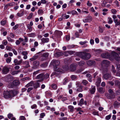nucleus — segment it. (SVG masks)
<instances>
[{
	"label": "nucleus",
	"instance_id": "obj_34",
	"mask_svg": "<svg viewBox=\"0 0 120 120\" xmlns=\"http://www.w3.org/2000/svg\"><path fill=\"white\" fill-rule=\"evenodd\" d=\"M24 14V11H23L22 12V13H18L17 14V16L19 17H21Z\"/></svg>",
	"mask_w": 120,
	"mask_h": 120
},
{
	"label": "nucleus",
	"instance_id": "obj_14",
	"mask_svg": "<svg viewBox=\"0 0 120 120\" xmlns=\"http://www.w3.org/2000/svg\"><path fill=\"white\" fill-rule=\"evenodd\" d=\"M95 86H92L90 90V93L91 94H94L95 91Z\"/></svg>",
	"mask_w": 120,
	"mask_h": 120
},
{
	"label": "nucleus",
	"instance_id": "obj_43",
	"mask_svg": "<svg viewBox=\"0 0 120 120\" xmlns=\"http://www.w3.org/2000/svg\"><path fill=\"white\" fill-rule=\"evenodd\" d=\"M11 58L10 57H8L6 60V61L7 63H9L11 61Z\"/></svg>",
	"mask_w": 120,
	"mask_h": 120
},
{
	"label": "nucleus",
	"instance_id": "obj_5",
	"mask_svg": "<svg viewBox=\"0 0 120 120\" xmlns=\"http://www.w3.org/2000/svg\"><path fill=\"white\" fill-rule=\"evenodd\" d=\"M109 92L110 94H106L105 95L108 98L110 99L113 97V96L114 95V93L112 90L111 89L109 90Z\"/></svg>",
	"mask_w": 120,
	"mask_h": 120
},
{
	"label": "nucleus",
	"instance_id": "obj_33",
	"mask_svg": "<svg viewBox=\"0 0 120 120\" xmlns=\"http://www.w3.org/2000/svg\"><path fill=\"white\" fill-rule=\"evenodd\" d=\"M78 87V88L77 90V91L79 92H81L82 91V86H79Z\"/></svg>",
	"mask_w": 120,
	"mask_h": 120
},
{
	"label": "nucleus",
	"instance_id": "obj_50",
	"mask_svg": "<svg viewBox=\"0 0 120 120\" xmlns=\"http://www.w3.org/2000/svg\"><path fill=\"white\" fill-rule=\"evenodd\" d=\"M111 116V115H109L106 116L105 117V119L107 120H109Z\"/></svg>",
	"mask_w": 120,
	"mask_h": 120
},
{
	"label": "nucleus",
	"instance_id": "obj_46",
	"mask_svg": "<svg viewBox=\"0 0 120 120\" xmlns=\"http://www.w3.org/2000/svg\"><path fill=\"white\" fill-rule=\"evenodd\" d=\"M49 76V74H45L44 76V79H46L48 78Z\"/></svg>",
	"mask_w": 120,
	"mask_h": 120
},
{
	"label": "nucleus",
	"instance_id": "obj_2",
	"mask_svg": "<svg viewBox=\"0 0 120 120\" xmlns=\"http://www.w3.org/2000/svg\"><path fill=\"white\" fill-rule=\"evenodd\" d=\"M101 56L103 58H108L111 60H112L113 59L117 61L120 60V57L119 55L115 52L112 53L111 55L107 53L103 54L101 55Z\"/></svg>",
	"mask_w": 120,
	"mask_h": 120
},
{
	"label": "nucleus",
	"instance_id": "obj_3",
	"mask_svg": "<svg viewBox=\"0 0 120 120\" xmlns=\"http://www.w3.org/2000/svg\"><path fill=\"white\" fill-rule=\"evenodd\" d=\"M15 91H4V97L6 98H9L14 96L15 95Z\"/></svg>",
	"mask_w": 120,
	"mask_h": 120
},
{
	"label": "nucleus",
	"instance_id": "obj_24",
	"mask_svg": "<svg viewBox=\"0 0 120 120\" xmlns=\"http://www.w3.org/2000/svg\"><path fill=\"white\" fill-rule=\"evenodd\" d=\"M38 57L37 56H34L31 58L30 59V60L31 61H33L36 60Z\"/></svg>",
	"mask_w": 120,
	"mask_h": 120
},
{
	"label": "nucleus",
	"instance_id": "obj_30",
	"mask_svg": "<svg viewBox=\"0 0 120 120\" xmlns=\"http://www.w3.org/2000/svg\"><path fill=\"white\" fill-rule=\"evenodd\" d=\"M94 62V61H87V64L89 65H92Z\"/></svg>",
	"mask_w": 120,
	"mask_h": 120
},
{
	"label": "nucleus",
	"instance_id": "obj_12",
	"mask_svg": "<svg viewBox=\"0 0 120 120\" xmlns=\"http://www.w3.org/2000/svg\"><path fill=\"white\" fill-rule=\"evenodd\" d=\"M9 69L7 67H4L3 70V72L4 74H7L9 71Z\"/></svg>",
	"mask_w": 120,
	"mask_h": 120
},
{
	"label": "nucleus",
	"instance_id": "obj_64",
	"mask_svg": "<svg viewBox=\"0 0 120 120\" xmlns=\"http://www.w3.org/2000/svg\"><path fill=\"white\" fill-rule=\"evenodd\" d=\"M13 116V115L11 113L8 114V118L9 119H10Z\"/></svg>",
	"mask_w": 120,
	"mask_h": 120
},
{
	"label": "nucleus",
	"instance_id": "obj_48",
	"mask_svg": "<svg viewBox=\"0 0 120 120\" xmlns=\"http://www.w3.org/2000/svg\"><path fill=\"white\" fill-rule=\"evenodd\" d=\"M108 23L109 24H111L113 22L111 18L109 17L108 18Z\"/></svg>",
	"mask_w": 120,
	"mask_h": 120
},
{
	"label": "nucleus",
	"instance_id": "obj_26",
	"mask_svg": "<svg viewBox=\"0 0 120 120\" xmlns=\"http://www.w3.org/2000/svg\"><path fill=\"white\" fill-rule=\"evenodd\" d=\"M62 17L63 19H65V18L66 19H67L69 17V15H67L65 14H63L62 15Z\"/></svg>",
	"mask_w": 120,
	"mask_h": 120
},
{
	"label": "nucleus",
	"instance_id": "obj_49",
	"mask_svg": "<svg viewBox=\"0 0 120 120\" xmlns=\"http://www.w3.org/2000/svg\"><path fill=\"white\" fill-rule=\"evenodd\" d=\"M45 114L44 113H42L40 114V117L41 118H42L44 117L45 116Z\"/></svg>",
	"mask_w": 120,
	"mask_h": 120
},
{
	"label": "nucleus",
	"instance_id": "obj_38",
	"mask_svg": "<svg viewBox=\"0 0 120 120\" xmlns=\"http://www.w3.org/2000/svg\"><path fill=\"white\" fill-rule=\"evenodd\" d=\"M28 36L29 37H34L35 34L34 33H31L29 34H28Z\"/></svg>",
	"mask_w": 120,
	"mask_h": 120
},
{
	"label": "nucleus",
	"instance_id": "obj_56",
	"mask_svg": "<svg viewBox=\"0 0 120 120\" xmlns=\"http://www.w3.org/2000/svg\"><path fill=\"white\" fill-rule=\"evenodd\" d=\"M9 36L10 37H11V38H14L15 36V35L14 34L12 33H11L9 34Z\"/></svg>",
	"mask_w": 120,
	"mask_h": 120
},
{
	"label": "nucleus",
	"instance_id": "obj_39",
	"mask_svg": "<svg viewBox=\"0 0 120 120\" xmlns=\"http://www.w3.org/2000/svg\"><path fill=\"white\" fill-rule=\"evenodd\" d=\"M111 11L112 13L113 14H115L117 12V11L114 9H112Z\"/></svg>",
	"mask_w": 120,
	"mask_h": 120
},
{
	"label": "nucleus",
	"instance_id": "obj_21",
	"mask_svg": "<svg viewBox=\"0 0 120 120\" xmlns=\"http://www.w3.org/2000/svg\"><path fill=\"white\" fill-rule=\"evenodd\" d=\"M101 82V78L99 77L97 79V81L96 82V85L97 86H99Z\"/></svg>",
	"mask_w": 120,
	"mask_h": 120
},
{
	"label": "nucleus",
	"instance_id": "obj_51",
	"mask_svg": "<svg viewBox=\"0 0 120 120\" xmlns=\"http://www.w3.org/2000/svg\"><path fill=\"white\" fill-rule=\"evenodd\" d=\"M52 88L54 89H56L57 88L56 85L55 84H53L52 85Z\"/></svg>",
	"mask_w": 120,
	"mask_h": 120
},
{
	"label": "nucleus",
	"instance_id": "obj_47",
	"mask_svg": "<svg viewBox=\"0 0 120 120\" xmlns=\"http://www.w3.org/2000/svg\"><path fill=\"white\" fill-rule=\"evenodd\" d=\"M112 17L113 19L114 22L115 21H116L118 20L117 18V17L116 15H113L112 16Z\"/></svg>",
	"mask_w": 120,
	"mask_h": 120
},
{
	"label": "nucleus",
	"instance_id": "obj_13",
	"mask_svg": "<svg viewBox=\"0 0 120 120\" xmlns=\"http://www.w3.org/2000/svg\"><path fill=\"white\" fill-rule=\"evenodd\" d=\"M88 43V42L87 41H80L79 42V44L81 45H84L83 47H86L87 46V45L86 44Z\"/></svg>",
	"mask_w": 120,
	"mask_h": 120
},
{
	"label": "nucleus",
	"instance_id": "obj_23",
	"mask_svg": "<svg viewBox=\"0 0 120 120\" xmlns=\"http://www.w3.org/2000/svg\"><path fill=\"white\" fill-rule=\"evenodd\" d=\"M23 63L24 64L26 65V68H28L30 66L29 65V62L27 61H26L23 62Z\"/></svg>",
	"mask_w": 120,
	"mask_h": 120
},
{
	"label": "nucleus",
	"instance_id": "obj_54",
	"mask_svg": "<svg viewBox=\"0 0 120 120\" xmlns=\"http://www.w3.org/2000/svg\"><path fill=\"white\" fill-rule=\"evenodd\" d=\"M68 82V79L67 78H65L63 80V83L64 84H65Z\"/></svg>",
	"mask_w": 120,
	"mask_h": 120
},
{
	"label": "nucleus",
	"instance_id": "obj_63",
	"mask_svg": "<svg viewBox=\"0 0 120 120\" xmlns=\"http://www.w3.org/2000/svg\"><path fill=\"white\" fill-rule=\"evenodd\" d=\"M67 5L66 3L64 4L62 6V8H65L67 7Z\"/></svg>",
	"mask_w": 120,
	"mask_h": 120
},
{
	"label": "nucleus",
	"instance_id": "obj_6",
	"mask_svg": "<svg viewBox=\"0 0 120 120\" xmlns=\"http://www.w3.org/2000/svg\"><path fill=\"white\" fill-rule=\"evenodd\" d=\"M92 20V18L90 16H87L86 18L83 20V22L84 23H86L90 22Z\"/></svg>",
	"mask_w": 120,
	"mask_h": 120
},
{
	"label": "nucleus",
	"instance_id": "obj_32",
	"mask_svg": "<svg viewBox=\"0 0 120 120\" xmlns=\"http://www.w3.org/2000/svg\"><path fill=\"white\" fill-rule=\"evenodd\" d=\"M65 52L66 53H68L69 54L71 55L73 54L74 52L73 51H65Z\"/></svg>",
	"mask_w": 120,
	"mask_h": 120
},
{
	"label": "nucleus",
	"instance_id": "obj_62",
	"mask_svg": "<svg viewBox=\"0 0 120 120\" xmlns=\"http://www.w3.org/2000/svg\"><path fill=\"white\" fill-rule=\"evenodd\" d=\"M25 118L24 116H21L20 117V120H25Z\"/></svg>",
	"mask_w": 120,
	"mask_h": 120
},
{
	"label": "nucleus",
	"instance_id": "obj_41",
	"mask_svg": "<svg viewBox=\"0 0 120 120\" xmlns=\"http://www.w3.org/2000/svg\"><path fill=\"white\" fill-rule=\"evenodd\" d=\"M2 43L4 45H6L8 44V42L6 40H4L3 41Z\"/></svg>",
	"mask_w": 120,
	"mask_h": 120
},
{
	"label": "nucleus",
	"instance_id": "obj_28",
	"mask_svg": "<svg viewBox=\"0 0 120 120\" xmlns=\"http://www.w3.org/2000/svg\"><path fill=\"white\" fill-rule=\"evenodd\" d=\"M83 99L82 98L80 100L78 105H79L81 106L83 104Z\"/></svg>",
	"mask_w": 120,
	"mask_h": 120
},
{
	"label": "nucleus",
	"instance_id": "obj_20",
	"mask_svg": "<svg viewBox=\"0 0 120 120\" xmlns=\"http://www.w3.org/2000/svg\"><path fill=\"white\" fill-rule=\"evenodd\" d=\"M15 3L14 2H11L10 3L8 4L7 5H5L4 6V8H6L8 6H12L15 5Z\"/></svg>",
	"mask_w": 120,
	"mask_h": 120
},
{
	"label": "nucleus",
	"instance_id": "obj_58",
	"mask_svg": "<svg viewBox=\"0 0 120 120\" xmlns=\"http://www.w3.org/2000/svg\"><path fill=\"white\" fill-rule=\"evenodd\" d=\"M30 78L29 77H26L25 78H23L22 79H21V80L23 81H24L26 80H29L30 79Z\"/></svg>",
	"mask_w": 120,
	"mask_h": 120
},
{
	"label": "nucleus",
	"instance_id": "obj_16",
	"mask_svg": "<svg viewBox=\"0 0 120 120\" xmlns=\"http://www.w3.org/2000/svg\"><path fill=\"white\" fill-rule=\"evenodd\" d=\"M42 42L43 43H47L49 41V39L48 38H43L41 39Z\"/></svg>",
	"mask_w": 120,
	"mask_h": 120
},
{
	"label": "nucleus",
	"instance_id": "obj_18",
	"mask_svg": "<svg viewBox=\"0 0 120 120\" xmlns=\"http://www.w3.org/2000/svg\"><path fill=\"white\" fill-rule=\"evenodd\" d=\"M76 69L75 67L73 65H71L70 66L69 70L71 71H73L75 70Z\"/></svg>",
	"mask_w": 120,
	"mask_h": 120
},
{
	"label": "nucleus",
	"instance_id": "obj_25",
	"mask_svg": "<svg viewBox=\"0 0 120 120\" xmlns=\"http://www.w3.org/2000/svg\"><path fill=\"white\" fill-rule=\"evenodd\" d=\"M20 72V70L15 71L12 72L11 74L13 75L17 74L18 73Z\"/></svg>",
	"mask_w": 120,
	"mask_h": 120
},
{
	"label": "nucleus",
	"instance_id": "obj_42",
	"mask_svg": "<svg viewBox=\"0 0 120 120\" xmlns=\"http://www.w3.org/2000/svg\"><path fill=\"white\" fill-rule=\"evenodd\" d=\"M82 82L84 85H86L88 83V82L86 80H82Z\"/></svg>",
	"mask_w": 120,
	"mask_h": 120
},
{
	"label": "nucleus",
	"instance_id": "obj_55",
	"mask_svg": "<svg viewBox=\"0 0 120 120\" xmlns=\"http://www.w3.org/2000/svg\"><path fill=\"white\" fill-rule=\"evenodd\" d=\"M112 71L113 73H115L116 72V71L115 70V68L114 66L113 65H112Z\"/></svg>",
	"mask_w": 120,
	"mask_h": 120
},
{
	"label": "nucleus",
	"instance_id": "obj_60",
	"mask_svg": "<svg viewBox=\"0 0 120 120\" xmlns=\"http://www.w3.org/2000/svg\"><path fill=\"white\" fill-rule=\"evenodd\" d=\"M38 14L41 15L43 13V10H39L38 11Z\"/></svg>",
	"mask_w": 120,
	"mask_h": 120
},
{
	"label": "nucleus",
	"instance_id": "obj_27",
	"mask_svg": "<svg viewBox=\"0 0 120 120\" xmlns=\"http://www.w3.org/2000/svg\"><path fill=\"white\" fill-rule=\"evenodd\" d=\"M68 108L71 112H72L73 111L74 108L73 106L72 105L69 106H68Z\"/></svg>",
	"mask_w": 120,
	"mask_h": 120
},
{
	"label": "nucleus",
	"instance_id": "obj_8",
	"mask_svg": "<svg viewBox=\"0 0 120 120\" xmlns=\"http://www.w3.org/2000/svg\"><path fill=\"white\" fill-rule=\"evenodd\" d=\"M103 77L106 80L109 79L110 80L111 79V77L110 74H106L104 75Z\"/></svg>",
	"mask_w": 120,
	"mask_h": 120
},
{
	"label": "nucleus",
	"instance_id": "obj_59",
	"mask_svg": "<svg viewBox=\"0 0 120 120\" xmlns=\"http://www.w3.org/2000/svg\"><path fill=\"white\" fill-rule=\"evenodd\" d=\"M28 53L26 51H23L22 52V54L23 56L27 55L28 54Z\"/></svg>",
	"mask_w": 120,
	"mask_h": 120
},
{
	"label": "nucleus",
	"instance_id": "obj_19",
	"mask_svg": "<svg viewBox=\"0 0 120 120\" xmlns=\"http://www.w3.org/2000/svg\"><path fill=\"white\" fill-rule=\"evenodd\" d=\"M13 84L14 85L17 86L19 84V81L18 80H15L13 82Z\"/></svg>",
	"mask_w": 120,
	"mask_h": 120
},
{
	"label": "nucleus",
	"instance_id": "obj_45",
	"mask_svg": "<svg viewBox=\"0 0 120 120\" xmlns=\"http://www.w3.org/2000/svg\"><path fill=\"white\" fill-rule=\"evenodd\" d=\"M114 22L115 23V25L116 26V25H120V22H118V20L116 21H115Z\"/></svg>",
	"mask_w": 120,
	"mask_h": 120
},
{
	"label": "nucleus",
	"instance_id": "obj_11",
	"mask_svg": "<svg viewBox=\"0 0 120 120\" xmlns=\"http://www.w3.org/2000/svg\"><path fill=\"white\" fill-rule=\"evenodd\" d=\"M54 34L55 35L57 36L58 37H59L62 34V33L60 31L56 30L54 32Z\"/></svg>",
	"mask_w": 120,
	"mask_h": 120
},
{
	"label": "nucleus",
	"instance_id": "obj_7",
	"mask_svg": "<svg viewBox=\"0 0 120 120\" xmlns=\"http://www.w3.org/2000/svg\"><path fill=\"white\" fill-rule=\"evenodd\" d=\"M33 66L32 68H36L38 67L39 65V61H34L33 64Z\"/></svg>",
	"mask_w": 120,
	"mask_h": 120
},
{
	"label": "nucleus",
	"instance_id": "obj_40",
	"mask_svg": "<svg viewBox=\"0 0 120 120\" xmlns=\"http://www.w3.org/2000/svg\"><path fill=\"white\" fill-rule=\"evenodd\" d=\"M33 14L32 13H30L29 15V16H28L27 18V19H30L32 17L33 15Z\"/></svg>",
	"mask_w": 120,
	"mask_h": 120
},
{
	"label": "nucleus",
	"instance_id": "obj_10",
	"mask_svg": "<svg viewBox=\"0 0 120 120\" xmlns=\"http://www.w3.org/2000/svg\"><path fill=\"white\" fill-rule=\"evenodd\" d=\"M22 60H18L17 59H15L14 61L15 65H19L22 62Z\"/></svg>",
	"mask_w": 120,
	"mask_h": 120
},
{
	"label": "nucleus",
	"instance_id": "obj_53",
	"mask_svg": "<svg viewBox=\"0 0 120 120\" xmlns=\"http://www.w3.org/2000/svg\"><path fill=\"white\" fill-rule=\"evenodd\" d=\"M77 12L73 10L71 11V14L73 15H74L75 14H77Z\"/></svg>",
	"mask_w": 120,
	"mask_h": 120
},
{
	"label": "nucleus",
	"instance_id": "obj_37",
	"mask_svg": "<svg viewBox=\"0 0 120 120\" xmlns=\"http://www.w3.org/2000/svg\"><path fill=\"white\" fill-rule=\"evenodd\" d=\"M6 22V21L2 20L0 22V23L1 25L4 26Z\"/></svg>",
	"mask_w": 120,
	"mask_h": 120
},
{
	"label": "nucleus",
	"instance_id": "obj_35",
	"mask_svg": "<svg viewBox=\"0 0 120 120\" xmlns=\"http://www.w3.org/2000/svg\"><path fill=\"white\" fill-rule=\"evenodd\" d=\"M103 63L105 64H108L110 63L109 62L106 60H104L103 61Z\"/></svg>",
	"mask_w": 120,
	"mask_h": 120
},
{
	"label": "nucleus",
	"instance_id": "obj_29",
	"mask_svg": "<svg viewBox=\"0 0 120 120\" xmlns=\"http://www.w3.org/2000/svg\"><path fill=\"white\" fill-rule=\"evenodd\" d=\"M27 28L30 31V32L32 31V27H31V26H30L29 25V24H28L26 25Z\"/></svg>",
	"mask_w": 120,
	"mask_h": 120
},
{
	"label": "nucleus",
	"instance_id": "obj_22",
	"mask_svg": "<svg viewBox=\"0 0 120 120\" xmlns=\"http://www.w3.org/2000/svg\"><path fill=\"white\" fill-rule=\"evenodd\" d=\"M34 85V83L33 82H31L30 83H28L26 86V87H28L29 86H32Z\"/></svg>",
	"mask_w": 120,
	"mask_h": 120
},
{
	"label": "nucleus",
	"instance_id": "obj_4",
	"mask_svg": "<svg viewBox=\"0 0 120 120\" xmlns=\"http://www.w3.org/2000/svg\"><path fill=\"white\" fill-rule=\"evenodd\" d=\"M79 53V56L84 59L88 60L90 57V55L89 53H86L84 52H80Z\"/></svg>",
	"mask_w": 120,
	"mask_h": 120
},
{
	"label": "nucleus",
	"instance_id": "obj_52",
	"mask_svg": "<svg viewBox=\"0 0 120 120\" xmlns=\"http://www.w3.org/2000/svg\"><path fill=\"white\" fill-rule=\"evenodd\" d=\"M71 77L72 80H74L76 78V77L74 75H71Z\"/></svg>",
	"mask_w": 120,
	"mask_h": 120
},
{
	"label": "nucleus",
	"instance_id": "obj_15",
	"mask_svg": "<svg viewBox=\"0 0 120 120\" xmlns=\"http://www.w3.org/2000/svg\"><path fill=\"white\" fill-rule=\"evenodd\" d=\"M120 104L117 101H115L114 104V106L115 108L117 109L120 106Z\"/></svg>",
	"mask_w": 120,
	"mask_h": 120
},
{
	"label": "nucleus",
	"instance_id": "obj_36",
	"mask_svg": "<svg viewBox=\"0 0 120 120\" xmlns=\"http://www.w3.org/2000/svg\"><path fill=\"white\" fill-rule=\"evenodd\" d=\"M34 87L35 88H37L39 87V84L38 83H36L34 85Z\"/></svg>",
	"mask_w": 120,
	"mask_h": 120
},
{
	"label": "nucleus",
	"instance_id": "obj_17",
	"mask_svg": "<svg viewBox=\"0 0 120 120\" xmlns=\"http://www.w3.org/2000/svg\"><path fill=\"white\" fill-rule=\"evenodd\" d=\"M97 89L98 91L101 93H103L105 91V89L103 87L98 88Z\"/></svg>",
	"mask_w": 120,
	"mask_h": 120
},
{
	"label": "nucleus",
	"instance_id": "obj_61",
	"mask_svg": "<svg viewBox=\"0 0 120 120\" xmlns=\"http://www.w3.org/2000/svg\"><path fill=\"white\" fill-rule=\"evenodd\" d=\"M18 27V24H16L13 27V29L14 30L16 29Z\"/></svg>",
	"mask_w": 120,
	"mask_h": 120
},
{
	"label": "nucleus",
	"instance_id": "obj_9",
	"mask_svg": "<svg viewBox=\"0 0 120 120\" xmlns=\"http://www.w3.org/2000/svg\"><path fill=\"white\" fill-rule=\"evenodd\" d=\"M36 78L37 79H40V81H43L44 79V75L43 73H41L39 75L36 77Z\"/></svg>",
	"mask_w": 120,
	"mask_h": 120
},
{
	"label": "nucleus",
	"instance_id": "obj_44",
	"mask_svg": "<svg viewBox=\"0 0 120 120\" xmlns=\"http://www.w3.org/2000/svg\"><path fill=\"white\" fill-rule=\"evenodd\" d=\"M107 2L106 1H105V0H104L102 4V6L103 7H105L107 4Z\"/></svg>",
	"mask_w": 120,
	"mask_h": 120
},
{
	"label": "nucleus",
	"instance_id": "obj_1",
	"mask_svg": "<svg viewBox=\"0 0 120 120\" xmlns=\"http://www.w3.org/2000/svg\"><path fill=\"white\" fill-rule=\"evenodd\" d=\"M51 64L53 66H54V70L57 72L63 73L68 70L69 69L67 65L64 66L62 68H58L57 66L60 64V62L58 60H53L52 61Z\"/></svg>",
	"mask_w": 120,
	"mask_h": 120
},
{
	"label": "nucleus",
	"instance_id": "obj_31",
	"mask_svg": "<svg viewBox=\"0 0 120 120\" xmlns=\"http://www.w3.org/2000/svg\"><path fill=\"white\" fill-rule=\"evenodd\" d=\"M7 39L10 42H14V41L10 37H7Z\"/></svg>",
	"mask_w": 120,
	"mask_h": 120
},
{
	"label": "nucleus",
	"instance_id": "obj_57",
	"mask_svg": "<svg viewBox=\"0 0 120 120\" xmlns=\"http://www.w3.org/2000/svg\"><path fill=\"white\" fill-rule=\"evenodd\" d=\"M40 71L39 70H38L33 73V76H35L36 74H38Z\"/></svg>",
	"mask_w": 120,
	"mask_h": 120
}]
</instances>
